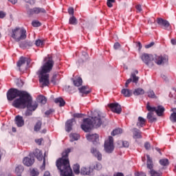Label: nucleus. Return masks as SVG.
<instances>
[{
    "mask_svg": "<svg viewBox=\"0 0 176 176\" xmlns=\"http://www.w3.org/2000/svg\"><path fill=\"white\" fill-rule=\"evenodd\" d=\"M115 2H116V0H107V5L108 8H112L113 6V4L112 3H115Z\"/></svg>",
    "mask_w": 176,
    "mask_h": 176,
    "instance_id": "de8ad7c7",
    "label": "nucleus"
},
{
    "mask_svg": "<svg viewBox=\"0 0 176 176\" xmlns=\"http://www.w3.org/2000/svg\"><path fill=\"white\" fill-rule=\"evenodd\" d=\"M155 45V42H151L149 44H147L144 46L146 49H150V47H152V46Z\"/></svg>",
    "mask_w": 176,
    "mask_h": 176,
    "instance_id": "864d4df0",
    "label": "nucleus"
},
{
    "mask_svg": "<svg viewBox=\"0 0 176 176\" xmlns=\"http://www.w3.org/2000/svg\"><path fill=\"white\" fill-rule=\"evenodd\" d=\"M122 145H123L124 148H129V146H130V143H129V142H127V141H123Z\"/></svg>",
    "mask_w": 176,
    "mask_h": 176,
    "instance_id": "6e6d98bb",
    "label": "nucleus"
},
{
    "mask_svg": "<svg viewBox=\"0 0 176 176\" xmlns=\"http://www.w3.org/2000/svg\"><path fill=\"white\" fill-rule=\"evenodd\" d=\"M43 176H50V172H49V171H45V172L44 173Z\"/></svg>",
    "mask_w": 176,
    "mask_h": 176,
    "instance_id": "338daca9",
    "label": "nucleus"
},
{
    "mask_svg": "<svg viewBox=\"0 0 176 176\" xmlns=\"http://www.w3.org/2000/svg\"><path fill=\"white\" fill-rule=\"evenodd\" d=\"M111 111L114 113H118L120 115L122 113V107L120 105L119 103H110L108 104Z\"/></svg>",
    "mask_w": 176,
    "mask_h": 176,
    "instance_id": "f8f14e48",
    "label": "nucleus"
},
{
    "mask_svg": "<svg viewBox=\"0 0 176 176\" xmlns=\"http://www.w3.org/2000/svg\"><path fill=\"white\" fill-rule=\"evenodd\" d=\"M72 80H73L74 86H76L77 87H79V86H82V83H83V80L80 77H78L76 79L72 78Z\"/></svg>",
    "mask_w": 176,
    "mask_h": 176,
    "instance_id": "a878e982",
    "label": "nucleus"
},
{
    "mask_svg": "<svg viewBox=\"0 0 176 176\" xmlns=\"http://www.w3.org/2000/svg\"><path fill=\"white\" fill-rule=\"evenodd\" d=\"M145 123H146V120L142 117H138V121L136 124V126L139 127V129H141V127H144L145 126Z\"/></svg>",
    "mask_w": 176,
    "mask_h": 176,
    "instance_id": "b1692460",
    "label": "nucleus"
},
{
    "mask_svg": "<svg viewBox=\"0 0 176 176\" xmlns=\"http://www.w3.org/2000/svg\"><path fill=\"white\" fill-rule=\"evenodd\" d=\"M104 123V117L101 116V113L94 111L90 118H84L80 127L85 133H89L91 129H98Z\"/></svg>",
    "mask_w": 176,
    "mask_h": 176,
    "instance_id": "f03ea898",
    "label": "nucleus"
},
{
    "mask_svg": "<svg viewBox=\"0 0 176 176\" xmlns=\"http://www.w3.org/2000/svg\"><path fill=\"white\" fill-rule=\"evenodd\" d=\"M79 91L80 93H82V94H89L91 92V90L87 89V87L82 86V87L79 88Z\"/></svg>",
    "mask_w": 176,
    "mask_h": 176,
    "instance_id": "2f4dec72",
    "label": "nucleus"
},
{
    "mask_svg": "<svg viewBox=\"0 0 176 176\" xmlns=\"http://www.w3.org/2000/svg\"><path fill=\"white\" fill-rule=\"evenodd\" d=\"M87 140L91 142H93L94 145H98L100 144V136L97 133L88 134L87 135Z\"/></svg>",
    "mask_w": 176,
    "mask_h": 176,
    "instance_id": "ddd939ff",
    "label": "nucleus"
},
{
    "mask_svg": "<svg viewBox=\"0 0 176 176\" xmlns=\"http://www.w3.org/2000/svg\"><path fill=\"white\" fill-rule=\"evenodd\" d=\"M32 25L33 27H41V24L38 21L35 20L32 22Z\"/></svg>",
    "mask_w": 176,
    "mask_h": 176,
    "instance_id": "49530a36",
    "label": "nucleus"
},
{
    "mask_svg": "<svg viewBox=\"0 0 176 176\" xmlns=\"http://www.w3.org/2000/svg\"><path fill=\"white\" fill-rule=\"evenodd\" d=\"M170 120L173 122V123H176V113L173 112L170 114Z\"/></svg>",
    "mask_w": 176,
    "mask_h": 176,
    "instance_id": "37998d69",
    "label": "nucleus"
},
{
    "mask_svg": "<svg viewBox=\"0 0 176 176\" xmlns=\"http://www.w3.org/2000/svg\"><path fill=\"white\" fill-rule=\"evenodd\" d=\"M34 45H36V46L37 47L43 46V45H45V40L38 38L37 40H36Z\"/></svg>",
    "mask_w": 176,
    "mask_h": 176,
    "instance_id": "58836bf2",
    "label": "nucleus"
},
{
    "mask_svg": "<svg viewBox=\"0 0 176 176\" xmlns=\"http://www.w3.org/2000/svg\"><path fill=\"white\" fill-rule=\"evenodd\" d=\"M28 156L29 157H25L23 160V164L27 166V167H31V166L35 163V159L34 158V156L36 157L39 162H42V160H43V154L42 153V151L38 148L35 149L33 153H30Z\"/></svg>",
    "mask_w": 176,
    "mask_h": 176,
    "instance_id": "423d86ee",
    "label": "nucleus"
},
{
    "mask_svg": "<svg viewBox=\"0 0 176 176\" xmlns=\"http://www.w3.org/2000/svg\"><path fill=\"white\" fill-rule=\"evenodd\" d=\"M45 167H46V158L44 157L43 164L41 166L40 170H41V171H44Z\"/></svg>",
    "mask_w": 176,
    "mask_h": 176,
    "instance_id": "a18cd8bd",
    "label": "nucleus"
},
{
    "mask_svg": "<svg viewBox=\"0 0 176 176\" xmlns=\"http://www.w3.org/2000/svg\"><path fill=\"white\" fill-rule=\"evenodd\" d=\"M43 65L41 67V69L37 72V75L39 78V82L42 86H49L50 85V75L49 74L53 67H54V60L51 55H47L43 59Z\"/></svg>",
    "mask_w": 176,
    "mask_h": 176,
    "instance_id": "f257e3e1",
    "label": "nucleus"
},
{
    "mask_svg": "<svg viewBox=\"0 0 176 176\" xmlns=\"http://www.w3.org/2000/svg\"><path fill=\"white\" fill-rule=\"evenodd\" d=\"M132 133L133 134V138H135V140H138L140 138H142V132L140 131L137 128H133L132 129Z\"/></svg>",
    "mask_w": 176,
    "mask_h": 176,
    "instance_id": "6ab92c4d",
    "label": "nucleus"
},
{
    "mask_svg": "<svg viewBox=\"0 0 176 176\" xmlns=\"http://www.w3.org/2000/svg\"><path fill=\"white\" fill-rule=\"evenodd\" d=\"M135 8L136 10H138L139 13H140V12H142V8L141 7V5H137Z\"/></svg>",
    "mask_w": 176,
    "mask_h": 176,
    "instance_id": "052dcab7",
    "label": "nucleus"
},
{
    "mask_svg": "<svg viewBox=\"0 0 176 176\" xmlns=\"http://www.w3.org/2000/svg\"><path fill=\"white\" fill-rule=\"evenodd\" d=\"M147 157V162H146V166L147 168L150 170V171H152L153 170V161L152 160V158H151V156L149 155H146Z\"/></svg>",
    "mask_w": 176,
    "mask_h": 176,
    "instance_id": "5701e85b",
    "label": "nucleus"
},
{
    "mask_svg": "<svg viewBox=\"0 0 176 176\" xmlns=\"http://www.w3.org/2000/svg\"><path fill=\"white\" fill-rule=\"evenodd\" d=\"M120 43H116L115 44H114V45H113V47H114V49L116 50H118V49H119L120 47Z\"/></svg>",
    "mask_w": 176,
    "mask_h": 176,
    "instance_id": "bf43d9fd",
    "label": "nucleus"
},
{
    "mask_svg": "<svg viewBox=\"0 0 176 176\" xmlns=\"http://www.w3.org/2000/svg\"><path fill=\"white\" fill-rule=\"evenodd\" d=\"M25 63H27V65H30V64H31V60L28 58L21 56L19 58V61L16 63V65L17 67H19V68H20L21 67H22V65H24Z\"/></svg>",
    "mask_w": 176,
    "mask_h": 176,
    "instance_id": "dca6fc26",
    "label": "nucleus"
},
{
    "mask_svg": "<svg viewBox=\"0 0 176 176\" xmlns=\"http://www.w3.org/2000/svg\"><path fill=\"white\" fill-rule=\"evenodd\" d=\"M153 60L157 65H163L168 63V56L167 55H155Z\"/></svg>",
    "mask_w": 176,
    "mask_h": 176,
    "instance_id": "9b49d317",
    "label": "nucleus"
},
{
    "mask_svg": "<svg viewBox=\"0 0 176 176\" xmlns=\"http://www.w3.org/2000/svg\"><path fill=\"white\" fill-rule=\"evenodd\" d=\"M69 24L76 25V24H78V19L74 16H71L69 19Z\"/></svg>",
    "mask_w": 176,
    "mask_h": 176,
    "instance_id": "c9c22d12",
    "label": "nucleus"
},
{
    "mask_svg": "<svg viewBox=\"0 0 176 176\" xmlns=\"http://www.w3.org/2000/svg\"><path fill=\"white\" fill-rule=\"evenodd\" d=\"M170 42H171L172 45H176V40L175 39H174V38L171 39Z\"/></svg>",
    "mask_w": 176,
    "mask_h": 176,
    "instance_id": "774afa93",
    "label": "nucleus"
},
{
    "mask_svg": "<svg viewBox=\"0 0 176 176\" xmlns=\"http://www.w3.org/2000/svg\"><path fill=\"white\" fill-rule=\"evenodd\" d=\"M38 101L41 104H46L47 100L46 99V97H45L44 96H41L38 98Z\"/></svg>",
    "mask_w": 176,
    "mask_h": 176,
    "instance_id": "79ce46f5",
    "label": "nucleus"
},
{
    "mask_svg": "<svg viewBox=\"0 0 176 176\" xmlns=\"http://www.w3.org/2000/svg\"><path fill=\"white\" fill-rule=\"evenodd\" d=\"M121 94L124 96V97H131L133 91L129 89H122Z\"/></svg>",
    "mask_w": 176,
    "mask_h": 176,
    "instance_id": "393cba45",
    "label": "nucleus"
},
{
    "mask_svg": "<svg viewBox=\"0 0 176 176\" xmlns=\"http://www.w3.org/2000/svg\"><path fill=\"white\" fill-rule=\"evenodd\" d=\"M113 176H124V175L122 173H114Z\"/></svg>",
    "mask_w": 176,
    "mask_h": 176,
    "instance_id": "e2e57ef3",
    "label": "nucleus"
},
{
    "mask_svg": "<svg viewBox=\"0 0 176 176\" xmlns=\"http://www.w3.org/2000/svg\"><path fill=\"white\" fill-rule=\"evenodd\" d=\"M131 78L132 79L133 83H138V80H140V77L135 75V73H132L131 75Z\"/></svg>",
    "mask_w": 176,
    "mask_h": 176,
    "instance_id": "4c0bfd02",
    "label": "nucleus"
},
{
    "mask_svg": "<svg viewBox=\"0 0 176 176\" xmlns=\"http://www.w3.org/2000/svg\"><path fill=\"white\" fill-rule=\"evenodd\" d=\"M31 175L32 176H38L39 175V172L36 169H33L31 171Z\"/></svg>",
    "mask_w": 176,
    "mask_h": 176,
    "instance_id": "09e8293b",
    "label": "nucleus"
},
{
    "mask_svg": "<svg viewBox=\"0 0 176 176\" xmlns=\"http://www.w3.org/2000/svg\"><path fill=\"white\" fill-rule=\"evenodd\" d=\"M15 123L17 127H23L24 126V119L21 116H16L15 117Z\"/></svg>",
    "mask_w": 176,
    "mask_h": 176,
    "instance_id": "412c9836",
    "label": "nucleus"
},
{
    "mask_svg": "<svg viewBox=\"0 0 176 176\" xmlns=\"http://www.w3.org/2000/svg\"><path fill=\"white\" fill-rule=\"evenodd\" d=\"M30 96V94L27 91H20L16 88H10L7 92V99L8 101H13L14 98H16L12 102V106L14 108H19L23 104V102L28 99ZM17 97H19V98H17Z\"/></svg>",
    "mask_w": 176,
    "mask_h": 176,
    "instance_id": "20e7f679",
    "label": "nucleus"
},
{
    "mask_svg": "<svg viewBox=\"0 0 176 176\" xmlns=\"http://www.w3.org/2000/svg\"><path fill=\"white\" fill-rule=\"evenodd\" d=\"M23 171H24V166L22 165H18L15 168V173L16 175L22 174Z\"/></svg>",
    "mask_w": 176,
    "mask_h": 176,
    "instance_id": "473e14b6",
    "label": "nucleus"
},
{
    "mask_svg": "<svg viewBox=\"0 0 176 176\" xmlns=\"http://www.w3.org/2000/svg\"><path fill=\"white\" fill-rule=\"evenodd\" d=\"M80 173L81 175H91V173H93V169H91V168L90 167H82L81 168Z\"/></svg>",
    "mask_w": 176,
    "mask_h": 176,
    "instance_id": "aec40b11",
    "label": "nucleus"
},
{
    "mask_svg": "<svg viewBox=\"0 0 176 176\" xmlns=\"http://www.w3.org/2000/svg\"><path fill=\"white\" fill-rule=\"evenodd\" d=\"M11 38L14 39L15 42H20L27 39V30L24 28L16 27L12 30Z\"/></svg>",
    "mask_w": 176,
    "mask_h": 176,
    "instance_id": "0eeeda50",
    "label": "nucleus"
},
{
    "mask_svg": "<svg viewBox=\"0 0 176 176\" xmlns=\"http://www.w3.org/2000/svg\"><path fill=\"white\" fill-rule=\"evenodd\" d=\"M115 149V146L113 145V138L112 136H109L108 140L104 142V150L107 153H112Z\"/></svg>",
    "mask_w": 176,
    "mask_h": 176,
    "instance_id": "1a4fd4ad",
    "label": "nucleus"
},
{
    "mask_svg": "<svg viewBox=\"0 0 176 176\" xmlns=\"http://www.w3.org/2000/svg\"><path fill=\"white\" fill-rule=\"evenodd\" d=\"M55 104H58L59 107H64L65 105V100L63 98H57L54 100Z\"/></svg>",
    "mask_w": 176,
    "mask_h": 176,
    "instance_id": "c756f323",
    "label": "nucleus"
},
{
    "mask_svg": "<svg viewBox=\"0 0 176 176\" xmlns=\"http://www.w3.org/2000/svg\"><path fill=\"white\" fill-rule=\"evenodd\" d=\"M153 111H150L147 113V120L149 123H153V122H156V118L153 117Z\"/></svg>",
    "mask_w": 176,
    "mask_h": 176,
    "instance_id": "bb28decb",
    "label": "nucleus"
},
{
    "mask_svg": "<svg viewBox=\"0 0 176 176\" xmlns=\"http://www.w3.org/2000/svg\"><path fill=\"white\" fill-rule=\"evenodd\" d=\"M147 95L149 98H156V95L155 94V92L152 89L148 91Z\"/></svg>",
    "mask_w": 176,
    "mask_h": 176,
    "instance_id": "a19ab883",
    "label": "nucleus"
},
{
    "mask_svg": "<svg viewBox=\"0 0 176 176\" xmlns=\"http://www.w3.org/2000/svg\"><path fill=\"white\" fill-rule=\"evenodd\" d=\"M8 1L11 3H12V5H16V3H17V0H8Z\"/></svg>",
    "mask_w": 176,
    "mask_h": 176,
    "instance_id": "69168bd1",
    "label": "nucleus"
},
{
    "mask_svg": "<svg viewBox=\"0 0 176 176\" xmlns=\"http://www.w3.org/2000/svg\"><path fill=\"white\" fill-rule=\"evenodd\" d=\"M94 170H101L102 168V165L100 162H96V164L94 166Z\"/></svg>",
    "mask_w": 176,
    "mask_h": 176,
    "instance_id": "c03bdc74",
    "label": "nucleus"
},
{
    "mask_svg": "<svg viewBox=\"0 0 176 176\" xmlns=\"http://www.w3.org/2000/svg\"><path fill=\"white\" fill-rule=\"evenodd\" d=\"M123 133V129L120 128H117L111 132V135L115 136V135H118V134H122Z\"/></svg>",
    "mask_w": 176,
    "mask_h": 176,
    "instance_id": "f704fd0d",
    "label": "nucleus"
},
{
    "mask_svg": "<svg viewBox=\"0 0 176 176\" xmlns=\"http://www.w3.org/2000/svg\"><path fill=\"white\" fill-rule=\"evenodd\" d=\"M157 25H160V27H162L164 30H168L170 28V23L166 19H163L162 18H157Z\"/></svg>",
    "mask_w": 176,
    "mask_h": 176,
    "instance_id": "2eb2a0df",
    "label": "nucleus"
},
{
    "mask_svg": "<svg viewBox=\"0 0 176 176\" xmlns=\"http://www.w3.org/2000/svg\"><path fill=\"white\" fill-rule=\"evenodd\" d=\"M144 148L146 151H149V149H151V143H149V142H146L144 143Z\"/></svg>",
    "mask_w": 176,
    "mask_h": 176,
    "instance_id": "3c124183",
    "label": "nucleus"
},
{
    "mask_svg": "<svg viewBox=\"0 0 176 176\" xmlns=\"http://www.w3.org/2000/svg\"><path fill=\"white\" fill-rule=\"evenodd\" d=\"M58 76V74H54L52 76L51 82H52V83H54V85H56V80L57 79V76Z\"/></svg>",
    "mask_w": 176,
    "mask_h": 176,
    "instance_id": "8fccbe9b",
    "label": "nucleus"
},
{
    "mask_svg": "<svg viewBox=\"0 0 176 176\" xmlns=\"http://www.w3.org/2000/svg\"><path fill=\"white\" fill-rule=\"evenodd\" d=\"M16 108L19 109H25V108H27L25 115V116H31V115H32V112L38 108V103L36 102H32V97H31L30 95L27 99L21 103L19 107Z\"/></svg>",
    "mask_w": 176,
    "mask_h": 176,
    "instance_id": "39448f33",
    "label": "nucleus"
},
{
    "mask_svg": "<svg viewBox=\"0 0 176 176\" xmlns=\"http://www.w3.org/2000/svg\"><path fill=\"white\" fill-rule=\"evenodd\" d=\"M41 13H46V10H45V8H34L32 9H30L28 11V14H29V16H32L34 14H39Z\"/></svg>",
    "mask_w": 176,
    "mask_h": 176,
    "instance_id": "4468645a",
    "label": "nucleus"
},
{
    "mask_svg": "<svg viewBox=\"0 0 176 176\" xmlns=\"http://www.w3.org/2000/svg\"><path fill=\"white\" fill-rule=\"evenodd\" d=\"M41 129H42V121L38 120L34 125V131L38 132Z\"/></svg>",
    "mask_w": 176,
    "mask_h": 176,
    "instance_id": "72a5a7b5",
    "label": "nucleus"
},
{
    "mask_svg": "<svg viewBox=\"0 0 176 176\" xmlns=\"http://www.w3.org/2000/svg\"><path fill=\"white\" fill-rule=\"evenodd\" d=\"M80 138V135L78 133H71L70 134V141L71 142H74V141H78V140Z\"/></svg>",
    "mask_w": 176,
    "mask_h": 176,
    "instance_id": "7c9ffc66",
    "label": "nucleus"
},
{
    "mask_svg": "<svg viewBox=\"0 0 176 176\" xmlns=\"http://www.w3.org/2000/svg\"><path fill=\"white\" fill-rule=\"evenodd\" d=\"M51 113H53V110L52 109H50L45 111V115H51Z\"/></svg>",
    "mask_w": 176,
    "mask_h": 176,
    "instance_id": "680f3d73",
    "label": "nucleus"
},
{
    "mask_svg": "<svg viewBox=\"0 0 176 176\" xmlns=\"http://www.w3.org/2000/svg\"><path fill=\"white\" fill-rule=\"evenodd\" d=\"M150 174H151V176H162L163 175V173L157 172L155 170H150Z\"/></svg>",
    "mask_w": 176,
    "mask_h": 176,
    "instance_id": "ea45409f",
    "label": "nucleus"
},
{
    "mask_svg": "<svg viewBox=\"0 0 176 176\" xmlns=\"http://www.w3.org/2000/svg\"><path fill=\"white\" fill-rule=\"evenodd\" d=\"M73 116H74V118H83V114L82 113H74L73 115Z\"/></svg>",
    "mask_w": 176,
    "mask_h": 176,
    "instance_id": "5fc2aeb1",
    "label": "nucleus"
},
{
    "mask_svg": "<svg viewBox=\"0 0 176 176\" xmlns=\"http://www.w3.org/2000/svg\"><path fill=\"white\" fill-rule=\"evenodd\" d=\"M67 12L69 14H70V16H74V8L69 7L67 10Z\"/></svg>",
    "mask_w": 176,
    "mask_h": 176,
    "instance_id": "603ef678",
    "label": "nucleus"
},
{
    "mask_svg": "<svg viewBox=\"0 0 176 176\" xmlns=\"http://www.w3.org/2000/svg\"><path fill=\"white\" fill-rule=\"evenodd\" d=\"M34 43L32 41H25L19 43V47L21 49H27V47H31Z\"/></svg>",
    "mask_w": 176,
    "mask_h": 176,
    "instance_id": "4be33fe9",
    "label": "nucleus"
},
{
    "mask_svg": "<svg viewBox=\"0 0 176 176\" xmlns=\"http://www.w3.org/2000/svg\"><path fill=\"white\" fill-rule=\"evenodd\" d=\"M146 109L148 111V112H155L157 116H163V113H164V111H166L164 107L162 105H158L157 107H152L149 104L148 102L146 104Z\"/></svg>",
    "mask_w": 176,
    "mask_h": 176,
    "instance_id": "6e6552de",
    "label": "nucleus"
},
{
    "mask_svg": "<svg viewBox=\"0 0 176 176\" xmlns=\"http://www.w3.org/2000/svg\"><path fill=\"white\" fill-rule=\"evenodd\" d=\"M135 176H146V174H145V173L143 172H138L136 173H135Z\"/></svg>",
    "mask_w": 176,
    "mask_h": 176,
    "instance_id": "13d9d810",
    "label": "nucleus"
},
{
    "mask_svg": "<svg viewBox=\"0 0 176 176\" xmlns=\"http://www.w3.org/2000/svg\"><path fill=\"white\" fill-rule=\"evenodd\" d=\"M159 163L162 167H167V166H169L170 164V161H168V159L167 158H163L160 160Z\"/></svg>",
    "mask_w": 176,
    "mask_h": 176,
    "instance_id": "cd10ccee",
    "label": "nucleus"
},
{
    "mask_svg": "<svg viewBox=\"0 0 176 176\" xmlns=\"http://www.w3.org/2000/svg\"><path fill=\"white\" fill-rule=\"evenodd\" d=\"M91 153L95 156L98 159V160L101 161L102 160V154L97 150V148H95L94 147H92L91 148Z\"/></svg>",
    "mask_w": 176,
    "mask_h": 176,
    "instance_id": "f3484780",
    "label": "nucleus"
},
{
    "mask_svg": "<svg viewBox=\"0 0 176 176\" xmlns=\"http://www.w3.org/2000/svg\"><path fill=\"white\" fill-rule=\"evenodd\" d=\"M145 94V91L142 88H137L133 91V96H142Z\"/></svg>",
    "mask_w": 176,
    "mask_h": 176,
    "instance_id": "c85d7f7f",
    "label": "nucleus"
},
{
    "mask_svg": "<svg viewBox=\"0 0 176 176\" xmlns=\"http://www.w3.org/2000/svg\"><path fill=\"white\" fill-rule=\"evenodd\" d=\"M6 17V12L0 11V19H5Z\"/></svg>",
    "mask_w": 176,
    "mask_h": 176,
    "instance_id": "4d7b16f0",
    "label": "nucleus"
},
{
    "mask_svg": "<svg viewBox=\"0 0 176 176\" xmlns=\"http://www.w3.org/2000/svg\"><path fill=\"white\" fill-rule=\"evenodd\" d=\"M155 149L160 153V155H162V150L159 147H155Z\"/></svg>",
    "mask_w": 176,
    "mask_h": 176,
    "instance_id": "0e129e2a",
    "label": "nucleus"
},
{
    "mask_svg": "<svg viewBox=\"0 0 176 176\" xmlns=\"http://www.w3.org/2000/svg\"><path fill=\"white\" fill-rule=\"evenodd\" d=\"M74 122H75V119L68 120L65 123V131L67 133H69L72 131V126H74Z\"/></svg>",
    "mask_w": 176,
    "mask_h": 176,
    "instance_id": "a211bd4d",
    "label": "nucleus"
},
{
    "mask_svg": "<svg viewBox=\"0 0 176 176\" xmlns=\"http://www.w3.org/2000/svg\"><path fill=\"white\" fill-rule=\"evenodd\" d=\"M73 171L76 175L80 173V166L78 164H76L73 166Z\"/></svg>",
    "mask_w": 176,
    "mask_h": 176,
    "instance_id": "e433bc0d",
    "label": "nucleus"
},
{
    "mask_svg": "<svg viewBox=\"0 0 176 176\" xmlns=\"http://www.w3.org/2000/svg\"><path fill=\"white\" fill-rule=\"evenodd\" d=\"M141 58L143 63H144V64H146L147 67H149L151 68L153 66V55L149 54H143L141 56Z\"/></svg>",
    "mask_w": 176,
    "mask_h": 176,
    "instance_id": "9d476101",
    "label": "nucleus"
},
{
    "mask_svg": "<svg viewBox=\"0 0 176 176\" xmlns=\"http://www.w3.org/2000/svg\"><path fill=\"white\" fill-rule=\"evenodd\" d=\"M71 153V148H67L62 153V157L56 160V167L60 173V176H73L72 169L69 166L68 156Z\"/></svg>",
    "mask_w": 176,
    "mask_h": 176,
    "instance_id": "7ed1b4c3",
    "label": "nucleus"
}]
</instances>
